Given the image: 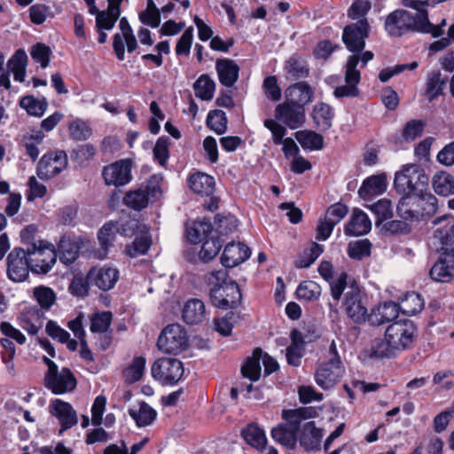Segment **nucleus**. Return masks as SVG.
<instances>
[{
	"label": "nucleus",
	"mask_w": 454,
	"mask_h": 454,
	"mask_svg": "<svg viewBox=\"0 0 454 454\" xmlns=\"http://www.w3.org/2000/svg\"><path fill=\"white\" fill-rule=\"evenodd\" d=\"M372 229V222L368 215L359 208H354L349 221L344 227L347 236H362L367 234Z\"/></svg>",
	"instance_id": "nucleus-29"
},
{
	"label": "nucleus",
	"mask_w": 454,
	"mask_h": 454,
	"mask_svg": "<svg viewBox=\"0 0 454 454\" xmlns=\"http://www.w3.org/2000/svg\"><path fill=\"white\" fill-rule=\"evenodd\" d=\"M370 25L366 19L347 25L342 33V41L346 48L356 53L361 52L365 47V40L369 36Z\"/></svg>",
	"instance_id": "nucleus-12"
},
{
	"label": "nucleus",
	"mask_w": 454,
	"mask_h": 454,
	"mask_svg": "<svg viewBox=\"0 0 454 454\" xmlns=\"http://www.w3.org/2000/svg\"><path fill=\"white\" fill-rule=\"evenodd\" d=\"M189 345L185 329L179 324H171L160 333L157 346L160 350L168 354H179Z\"/></svg>",
	"instance_id": "nucleus-9"
},
{
	"label": "nucleus",
	"mask_w": 454,
	"mask_h": 454,
	"mask_svg": "<svg viewBox=\"0 0 454 454\" xmlns=\"http://www.w3.org/2000/svg\"><path fill=\"white\" fill-rule=\"evenodd\" d=\"M96 153V148L91 144L77 145L71 153V159L80 166L91 160Z\"/></svg>",
	"instance_id": "nucleus-58"
},
{
	"label": "nucleus",
	"mask_w": 454,
	"mask_h": 454,
	"mask_svg": "<svg viewBox=\"0 0 454 454\" xmlns=\"http://www.w3.org/2000/svg\"><path fill=\"white\" fill-rule=\"evenodd\" d=\"M334 112L332 106L325 103L317 104L312 112V118L320 131H327L333 125Z\"/></svg>",
	"instance_id": "nucleus-38"
},
{
	"label": "nucleus",
	"mask_w": 454,
	"mask_h": 454,
	"mask_svg": "<svg viewBox=\"0 0 454 454\" xmlns=\"http://www.w3.org/2000/svg\"><path fill=\"white\" fill-rule=\"evenodd\" d=\"M240 434L251 447L261 451L266 449L267 438L265 433L256 423L248 424L241 430Z\"/></svg>",
	"instance_id": "nucleus-36"
},
{
	"label": "nucleus",
	"mask_w": 454,
	"mask_h": 454,
	"mask_svg": "<svg viewBox=\"0 0 454 454\" xmlns=\"http://www.w3.org/2000/svg\"><path fill=\"white\" fill-rule=\"evenodd\" d=\"M187 238L191 243L202 242L199 258L203 262H209L219 253L223 240L217 234L213 233V226L209 220L196 221L187 231Z\"/></svg>",
	"instance_id": "nucleus-5"
},
{
	"label": "nucleus",
	"mask_w": 454,
	"mask_h": 454,
	"mask_svg": "<svg viewBox=\"0 0 454 454\" xmlns=\"http://www.w3.org/2000/svg\"><path fill=\"white\" fill-rule=\"evenodd\" d=\"M227 116L223 110H212L207 114V125L216 134L222 135L227 130Z\"/></svg>",
	"instance_id": "nucleus-48"
},
{
	"label": "nucleus",
	"mask_w": 454,
	"mask_h": 454,
	"mask_svg": "<svg viewBox=\"0 0 454 454\" xmlns=\"http://www.w3.org/2000/svg\"><path fill=\"white\" fill-rule=\"evenodd\" d=\"M369 208L376 215V225L381 224L384 221L393 216L392 204L389 200L382 199L371 205Z\"/></svg>",
	"instance_id": "nucleus-52"
},
{
	"label": "nucleus",
	"mask_w": 454,
	"mask_h": 454,
	"mask_svg": "<svg viewBox=\"0 0 454 454\" xmlns=\"http://www.w3.org/2000/svg\"><path fill=\"white\" fill-rule=\"evenodd\" d=\"M33 295L43 309L48 310L55 303L57 296L53 289L45 286L34 288Z\"/></svg>",
	"instance_id": "nucleus-47"
},
{
	"label": "nucleus",
	"mask_w": 454,
	"mask_h": 454,
	"mask_svg": "<svg viewBox=\"0 0 454 454\" xmlns=\"http://www.w3.org/2000/svg\"><path fill=\"white\" fill-rule=\"evenodd\" d=\"M371 247L372 243L367 239L350 242L348 247V254L352 259L361 260L370 255Z\"/></svg>",
	"instance_id": "nucleus-57"
},
{
	"label": "nucleus",
	"mask_w": 454,
	"mask_h": 454,
	"mask_svg": "<svg viewBox=\"0 0 454 454\" xmlns=\"http://www.w3.org/2000/svg\"><path fill=\"white\" fill-rule=\"evenodd\" d=\"M341 360L331 357L326 363H323L315 373L316 383L323 389L328 390L336 385L343 375Z\"/></svg>",
	"instance_id": "nucleus-19"
},
{
	"label": "nucleus",
	"mask_w": 454,
	"mask_h": 454,
	"mask_svg": "<svg viewBox=\"0 0 454 454\" xmlns=\"http://www.w3.org/2000/svg\"><path fill=\"white\" fill-rule=\"evenodd\" d=\"M429 275L434 281L450 282L454 277V257L440 254V257L431 268Z\"/></svg>",
	"instance_id": "nucleus-32"
},
{
	"label": "nucleus",
	"mask_w": 454,
	"mask_h": 454,
	"mask_svg": "<svg viewBox=\"0 0 454 454\" xmlns=\"http://www.w3.org/2000/svg\"><path fill=\"white\" fill-rule=\"evenodd\" d=\"M286 100L304 108L313 101L314 90L307 82H298L286 89Z\"/></svg>",
	"instance_id": "nucleus-27"
},
{
	"label": "nucleus",
	"mask_w": 454,
	"mask_h": 454,
	"mask_svg": "<svg viewBox=\"0 0 454 454\" xmlns=\"http://www.w3.org/2000/svg\"><path fill=\"white\" fill-rule=\"evenodd\" d=\"M30 54L32 59L35 62L40 63L43 68H45L49 66L50 57L51 55V50L49 46L43 43H37L32 46Z\"/></svg>",
	"instance_id": "nucleus-62"
},
{
	"label": "nucleus",
	"mask_w": 454,
	"mask_h": 454,
	"mask_svg": "<svg viewBox=\"0 0 454 454\" xmlns=\"http://www.w3.org/2000/svg\"><path fill=\"white\" fill-rule=\"evenodd\" d=\"M20 106L25 109L27 114L41 117L48 108V102L45 98L40 99L28 95L21 98Z\"/></svg>",
	"instance_id": "nucleus-44"
},
{
	"label": "nucleus",
	"mask_w": 454,
	"mask_h": 454,
	"mask_svg": "<svg viewBox=\"0 0 454 454\" xmlns=\"http://www.w3.org/2000/svg\"><path fill=\"white\" fill-rule=\"evenodd\" d=\"M90 280L88 278V273L85 278L74 276L68 286L69 293L76 297H85L89 294Z\"/></svg>",
	"instance_id": "nucleus-59"
},
{
	"label": "nucleus",
	"mask_w": 454,
	"mask_h": 454,
	"mask_svg": "<svg viewBox=\"0 0 454 454\" xmlns=\"http://www.w3.org/2000/svg\"><path fill=\"white\" fill-rule=\"evenodd\" d=\"M146 360L144 356L135 357L129 366L124 371L126 380L134 383L140 380L145 373Z\"/></svg>",
	"instance_id": "nucleus-53"
},
{
	"label": "nucleus",
	"mask_w": 454,
	"mask_h": 454,
	"mask_svg": "<svg viewBox=\"0 0 454 454\" xmlns=\"http://www.w3.org/2000/svg\"><path fill=\"white\" fill-rule=\"evenodd\" d=\"M68 164L64 151L50 152L43 155L36 167V175L41 180H50L60 174Z\"/></svg>",
	"instance_id": "nucleus-14"
},
{
	"label": "nucleus",
	"mask_w": 454,
	"mask_h": 454,
	"mask_svg": "<svg viewBox=\"0 0 454 454\" xmlns=\"http://www.w3.org/2000/svg\"><path fill=\"white\" fill-rule=\"evenodd\" d=\"M316 414L317 411L312 407L283 410L282 419L286 423H281L271 429L272 439L288 450H294L301 421L314 418Z\"/></svg>",
	"instance_id": "nucleus-3"
},
{
	"label": "nucleus",
	"mask_w": 454,
	"mask_h": 454,
	"mask_svg": "<svg viewBox=\"0 0 454 454\" xmlns=\"http://www.w3.org/2000/svg\"><path fill=\"white\" fill-rule=\"evenodd\" d=\"M447 82L448 77H442V74L439 70L428 74L425 84L424 95L429 102H433L443 93Z\"/></svg>",
	"instance_id": "nucleus-37"
},
{
	"label": "nucleus",
	"mask_w": 454,
	"mask_h": 454,
	"mask_svg": "<svg viewBox=\"0 0 454 454\" xmlns=\"http://www.w3.org/2000/svg\"><path fill=\"white\" fill-rule=\"evenodd\" d=\"M401 312L399 304L394 301H386L372 309L369 316L368 322L374 326L395 320Z\"/></svg>",
	"instance_id": "nucleus-28"
},
{
	"label": "nucleus",
	"mask_w": 454,
	"mask_h": 454,
	"mask_svg": "<svg viewBox=\"0 0 454 454\" xmlns=\"http://www.w3.org/2000/svg\"><path fill=\"white\" fill-rule=\"evenodd\" d=\"M121 15V8L116 4H108L106 11L98 13L96 27L98 30H111Z\"/></svg>",
	"instance_id": "nucleus-42"
},
{
	"label": "nucleus",
	"mask_w": 454,
	"mask_h": 454,
	"mask_svg": "<svg viewBox=\"0 0 454 454\" xmlns=\"http://www.w3.org/2000/svg\"><path fill=\"white\" fill-rule=\"evenodd\" d=\"M27 254L30 262V270L35 274L48 273L57 261V253L54 249L37 247L35 243L30 244L27 248Z\"/></svg>",
	"instance_id": "nucleus-13"
},
{
	"label": "nucleus",
	"mask_w": 454,
	"mask_h": 454,
	"mask_svg": "<svg viewBox=\"0 0 454 454\" xmlns=\"http://www.w3.org/2000/svg\"><path fill=\"white\" fill-rule=\"evenodd\" d=\"M162 176L153 175L147 181L145 188H139L135 191H129L123 198V203L137 211L145 208L149 201H155L160 199L162 192L160 182Z\"/></svg>",
	"instance_id": "nucleus-8"
},
{
	"label": "nucleus",
	"mask_w": 454,
	"mask_h": 454,
	"mask_svg": "<svg viewBox=\"0 0 454 454\" xmlns=\"http://www.w3.org/2000/svg\"><path fill=\"white\" fill-rule=\"evenodd\" d=\"M152 245L151 239L147 236L137 237L132 245L127 247V253L130 257L145 254Z\"/></svg>",
	"instance_id": "nucleus-63"
},
{
	"label": "nucleus",
	"mask_w": 454,
	"mask_h": 454,
	"mask_svg": "<svg viewBox=\"0 0 454 454\" xmlns=\"http://www.w3.org/2000/svg\"><path fill=\"white\" fill-rule=\"evenodd\" d=\"M50 412L58 419L61 426L59 434L70 429L78 422L77 414L73 406L60 399H55L51 403Z\"/></svg>",
	"instance_id": "nucleus-22"
},
{
	"label": "nucleus",
	"mask_w": 454,
	"mask_h": 454,
	"mask_svg": "<svg viewBox=\"0 0 454 454\" xmlns=\"http://www.w3.org/2000/svg\"><path fill=\"white\" fill-rule=\"evenodd\" d=\"M295 137L304 149L318 151L324 147L323 136L315 131L300 130L295 133Z\"/></svg>",
	"instance_id": "nucleus-43"
},
{
	"label": "nucleus",
	"mask_w": 454,
	"mask_h": 454,
	"mask_svg": "<svg viewBox=\"0 0 454 454\" xmlns=\"http://www.w3.org/2000/svg\"><path fill=\"white\" fill-rule=\"evenodd\" d=\"M88 278L92 286L102 291H109L114 287L119 279V270L111 266L92 267L88 271Z\"/></svg>",
	"instance_id": "nucleus-21"
},
{
	"label": "nucleus",
	"mask_w": 454,
	"mask_h": 454,
	"mask_svg": "<svg viewBox=\"0 0 454 454\" xmlns=\"http://www.w3.org/2000/svg\"><path fill=\"white\" fill-rule=\"evenodd\" d=\"M125 230L121 228L119 222L109 221L106 223L98 232V239L100 247L97 251L98 259H105L108 254L109 247L114 245L117 233Z\"/></svg>",
	"instance_id": "nucleus-26"
},
{
	"label": "nucleus",
	"mask_w": 454,
	"mask_h": 454,
	"mask_svg": "<svg viewBox=\"0 0 454 454\" xmlns=\"http://www.w3.org/2000/svg\"><path fill=\"white\" fill-rule=\"evenodd\" d=\"M445 224L434 231V239L438 243L437 251L441 254L454 257V223L450 215H442L434 220V224Z\"/></svg>",
	"instance_id": "nucleus-18"
},
{
	"label": "nucleus",
	"mask_w": 454,
	"mask_h": 454,
	"mask_svg": "<svg viewBox=\"0 0 454 454\" xmlns=\"http://www.w3.org/2000/svg\"><path fill=\"white\" fill-rule=\"evenodd\" d=\"M295 294L299 300L316 301L321 294V287L314 281H303L298 286Z\"/></svg>",
	"instance_id": "nucleus-49"
},
{
	"label": "nucleus",
	"mask_w": 454,
	"mask_h": 454,
	"mask_svg": "<svg viewBox=\"0 0 454 454\" xmlns=\"http://www.w3.org/2000/svg\"><path fill=\"white\" fill-rule=\"evenodd\" d=\"M275 117L291 129H295L305 121V109L286 100L276 107Z\"/></svg>",
	"instance_id": "nucleus-20"
},
{
	"label": "nucleus",
	"mask_w": 454,
	"mask_h": 454,
	"mask_svg": "<svg viewBox=\"0 0 454 454\" xmlns=\"http://www.w3.org/2000/svg\"><path fill=\"white\" fill-rule=\"evenodd\" d=\"M130 164L127 160L116 161L103 169V177L108 185L121 186L131 180Z\"/></svg>",
	"instance_id": "nucleus-23"
},
{
	"label": "nucleus",
	"mask_w": 454,
	"mask_h": 454,
	"mask_svg": "<svg viewBox=\"0 0 454 454\" xmlns=\"http://www.w3.org/2000/svg\"><path fill=\"white\" fill-rule=\"evenodd\" d=\"M215 230H213V233L219 237L226 236L237 229L238 220L233 215L224 216L218 214L215 216Z\"/></svg>",
	"instance_id": "nucleus-50"
},
{
	"label": "nucleus",
	"mask_w": 454,
	"mask_h": 454,
	"mask_svg": "<svg viewBox=\"0 0 454 454\" xmlns=\"http://www.w3.org/2000/svg\"><path fill=\"white\" fill-rule=\"evenodd\" d=\"M429 178L425 170L418 164L403 166L395 173L394 186L403 197L419 194L427 192Z\"/></svg>",
	"instance_id": "nucleus-6"
},
{
	"label": "nucleus",
	"mask_w": 454,
	"mask_h": 454,
	"mask_svg": "<svg viewBox=\"0 0 454 454\" xmlns=\"http://www.w3.org/2000/svg\"><path fill=\"white\" fill-rule=\"evenodd\" d=\"M262 356V349L256 348L251 356L247 357L241 366V374L251 381H257L261 377L260 361Z\"/></svg>",
	"instance_id": "nucleus-39"
},
{
	"label": "nucleus",
	"mask_w": 454,
	"mask_h": 454,
	"mask_svg": "<svg viewBox=\"0 0 454 454\" xmlns=\"http://www.w3.org/2000/svg\"><path fill=\"white\" fill-rule=\"evenodd\" d=\"M367 298L357 286L352 285L345 294L343 302L344 310L348 318L355 324L361 325L369 320L370 314L367 309Z\"/></svg>",
	"instance_id": "nucleus-11"
},
{
	"label": "nucleus",
	"mask_w": 454,
	"mask_h": 454,
	"mask_svg": "<svg viewBox=\"0 0 454 454\" xmlns=\"http://www.w3.org/2000/svg\"><path fill=\"white\" fill-rule=\"evenodd\" d=\"M427 27H429V19L426 10L411 12L397 9L390 12L384 22L385 31L391 37H401L407 33L427 32Z\"/></svg>",
	"instance_id": "nucleus-2"
},
{
	"label": "nucleus",
	"mask_w": 454,
	"mask_h": 454,
	"mask_svg": "<svg viewBox=\"0 0 454 454\" xmlns=\"http://www.w3.org/2000/svg\"><path fill=\"white\" fill-rule=\"evenodd\" d=\"M395 349L392 348V346L389 344V340H387L385 338L376 339L372 344V356L377 358H384L395 356Z\"/></svg>",
	"instance_id": "nucleus-60"
},
{
	"label": "nucleus",
	"mask_w": 454,
	"mask_h": 454,
	"mask_svg": "<svg viewBox=\"0 0 454 454\" xmlns=\"http://www.w3.org/2000/svg\"><path fill=\"white\" fill-rule=\"evenodd\" d=\"M188 184L194 193L200 196H210L215 191V184L213 176L202 172H197L189 177Z\"/></svg>",
	"instance_id": "nucleus-35"
},
{
	"label": "nucleus",
	"mask_w": 454,
	"mask_h": 454,
	"mask_svg": "<svg viewBox=\"0 0 454 454\" xmlns=\"http://www.w3.org/2000/svg\"><path fill=\"white\" fill-rule=\"evenodd\" d=\"M204 302L200 299L188 300L183 309L182 317L187 325H199L207 318Z\"/></svg>",
	"instance_id": "nucleus-33"
},
{
	"label": "nucleus",
	"mask_w": 454,
	"mask_h": 454,
	"mask_svg": "<svg viewBox=\"0 0 454 454\" xmlns=\"http://www.w3.org/2000/svg\"><path fill=\"white\" fill-rule=\"evenodd\" d=\"M80 244L70 236H61L57 248V257L66 266L73 264L79 256Z\"/></svg>",
	"instance_id": "nucleus-31"
},
{
	"label": "nucleus",
	"mask_w": 454,
	"mask_h": 454,
	"mask_svg": "<svg viewBox=\"0 0 454 454\" xmlns=\"http://www.w3.org/2000/svg\"><path fill=\"white\" fill-rule=\"evenodd\" d=\"M251 251L240 242L228 243L222 254L221 262L225 268H234L249 258Z\"/></svg>",
	"instance_id": "nucleus-25"
},
{
	"label": "nucleus",
	"mask_w": 454,
	"mask_h": 454,
	"mask_svg": "<svg viewBox=\"0 0 454 454\" xmlns=\"http://www.w3.org/2000/svg\"><path fill=\"white\" fill-rule=\"evenodd\" d=\"M359 63L358 55H350L346 63L345 82L346 85L338 86L333 91L335 98H355L358 97L360 90L357 84L360 82V71L356 69Z\"/></svg>",
	"instance_id": "nucleus-16"
},
{
	"label": "nucleus",
	"mask_w": 454,
	"mask_h": 454,
	"mask_svg": "<svg viewBox=\"0 0 454 454\" xmlns=\"http://www.w3.org/2000/svg\"><path fill=\"white\" fill-rule=\"evenodd\" d=\"M184 372L183 363L173 357H160L152 365L151 373L161 385H175Z\"/></svg>",
	"instance_id": "nucleus-10"
},
{
	"label": "nucleus",
	"mask_w": 454,
	"mask_h": 454,
	"mask_svg": "<svg viewBox=\"0 0 454 454\" xmlns=\"http://www.w3.org/2000/svg\"><path fill=\"white\" fill-rule=\"evenodd\" d=\"M324 252V247L316 242L304 250L301 257L295 262V267L298 269L309 268Z\"/></svg>",
	"instance_id": "nucleus-51"
},
{
	"label": "nucleus",
	"mask_w": 454,
	"mask_h": 454,
	"mask_svg": "<svg viewBox=\"0 0 454 454\" xmlns=\"http://www.w3.org/2000/svg\"><path fill=\"white\" fill-rule=\"evenodd\" d=\"M438 209V200L430 192L402 197L397 205L398 215L407 221H420L434 215Z\"/></svg>",
	"instance_id": "nucleus-4"
},
{
	"label": "nucleus",
	"mask_w": 454,
	"mask_h": 454,
	"mask_svg": "<svg viewBox=\"0 0 454 454\" xmlns=\"http://www.w3.org/2000/svg\"><path fill=\"white\" fill-rule=\"evenodd\" d=\"M220 83L225 87H231L239 79V67L230 59H218L215 62Z\"/></svg>",
	"instance_id": "nucleus-30"
},
{
	"label": "nucleus",
	"mask_w": 454,
	"mask_h": 454,
	"mask_svg": "<svg viewBox=\"0 0 454 454\" xmlns=\"http://www.w3.org/2000/svg\"><path fill=\"white\" fill-rule=\"evenodd\" d=\"M287 73L295 80L307 77L309 74L308 64L300 59L291 57L286 64Z\"/></svg>",
	"instance_id": "nucleus-55"
},
{
	"label": "nucleus",
	"mask_w": 454,
	"mask_h": 454,
	"mask_svg": "<svg viewBox=\"0 0 454 454\" xmlns=\"http://www.w3.org/2000/svg\"><path fill=\"white\" fill-rule=\"evenodd\" d=\"M169 138L166 136L160 137L153 147V158L161 167H165L169 158Z\"/></svg>",
	"instance_id": "nucleus-56"
},
{
	"label": "nucleus",
	"mask_w": 454,
	"mask_h": 454,
	"mask_svg": "<svg viewBox=\"0 0 454 454\" xmlns=\"http://www.w3.org/2000/svg\"><path fill=\"white\" fill-rule=\"evenodd\" d=\"M27 257V250L21 247H15L9 253L6 274L11 281L20 283L28 278L31 270Z\"/></svg>",
	"instance_id": "nucleus-15"
},
{
	"label": "nucleus",
	"mask_w": 454,
	"mask_h": 454,
	"mask_svg": "<svg viewBox=\"0 0 454 454\" xmlns=\"http://www.w3.org/2000/svg\"><path fill=\"white\" fill-rule=\"evenodd\" d=\"M399 304L403 314L412 316L419 313L424 308L423 298L415 292L408 293Z\"/></svg>",
	"instance_id": "nucleus-46"
},
{
	"label": "nucleus",
	"mask_w": 454,
	"mask_h": 454,
	"mask_svg": "<svg viewBox=\"0 0 454 454\" xmlns=\"http://www.w3.org/2000/svg\"><path fill=\"white\" fill-rule=\"evenodd\" d=\"M425 123L421 120L408 121L403 130V137L405 141H413L422 135Z\"/></svg>",
	"instance_id": "nucleus-64"
},
{
	"label": "nucleus",
	"mask_w": 454,
	"mask_h": 454,
	"mask_svg": "<svg viewBox=\"0 0 454 454\" xmlns=\"http://www.w3.org/2000/svg\"><path fill=\"white\" fill-rule=\"evenodd\" d=\"M432 185L436 194L448 197L454 194V176L446 171L434 174Z\"/></svg>",
	"instance_id": "nucleus-41"
},
{
	"label": "nucleus",
	"mask_w": 454,
	"mask_h": 454,
	"mask_svg": "<svg viewBox=\"0 0 454 454\" xmlns=\"http://www.w3.org/2000/svg\"><path fill=\"white\" fill-rule=\"evenodd\" d=\"M128 412L138 427L151 425L157 417L156 411L144 401L140 403L138 410L131 408Z\"/></svg>",
	"instance_id": "nucleus-40"
},
{
	"label": "nucleus",
	"mask_w": 454,
	"mask_h": 454,
	"mask_svg": "<svg viewBox=\"0 0 454 454\" xmlns=\"http://www.w3.org/2000/svg\"><path fill=\"white\" fill-rule=\"evenodd\" d=\"M193 90L195 96L202 100H211L215 90V82L208 74H201L194 82Z\"/></svg>",
	"instance_id": "nucleus-45"
},
{
	"label": "nucleus",
	"mask_w": 454,
	"mask_h": 454,
	"mask_svg": "<svg viewBox=\"0 0 454 454\" xmlns=\"http://www.w3.org/2000/svg\"><path fill=\"white\" fill-rule=\"evenodd\" d=\"M323 436V430L314 421H309L299 427L297 442L306 451L318 450Z\"/></svg>",
	"instance_id": "nucleus-24"
},
{
	"label": "nucleus",
	"mask_w": 454,
	"mask_h": 454,
	"mask_svg": "<svg viewBox=\"0 0 454 454\" xmlns=\"http://www.w3.org/2000/svg\"><path fill=\"white\" fill-rule=\"evenodd\" d=\"M76 386V378L67 367H63L60 371L58 369L50 375H44V387L54 395L72 392Z\"/></svg>",
	"instance_id": "nucleus-17"
},
{
	"label": "nucleus",
	"mask_w": 454,
	"mask_h": 454,
	"mask_svg": "<svg viewBox=\"0 0 454 454\" xmlns=\"http://www.w3.org/2000/svg\"><path fill=\"white\" fill-rule=\"evenodd\" d=\"M68 129L70 137L76 141L87 140L92 134L90 125L81 119L71 121Z\"/></svg>",
	"instance_id": "nucleus-54"
},
{
	"label": "nucleus",
	"mask_w": 454,
	"mask_h": 454,
	"mask_svg": "<svg viewBox=\"0 0 454 454\" xmlns=\"http://www.w3.org/2000/svg\"><path fill=\"white\" fill-rule=\"evenodd\" d=\"M211 286L209 297L212 304L222 309H234L241 303V292L234 280L229 279L226 270L212 271L206 276Z\"/></svg>",
	"instance_id": "nucleus-1"
},
{
	"label": "nucleus",
	"mask_w": 454,
	"mask_h": 454,
	"mask_svg": "<svg viewBox=\"0 0 454 454\" xmlns=\"http://www.w3.org/2000/svg\"><path fill=\"white\" fill-rule=\"evenodd\" d=\"M113 315L110 311H104L95 314L91 318L90 332L92 333H106L112 323Z\"/></svg>",
	"instance_id": "nucleus-61"
},
{
	"label": "nucleus",
	"mask_w": 454,
	"mask_h": 454,
	"mask_svg": "<svg viewBox=\"0 0 454 454\" xmlns=\"http://www.w3.org/2000/svg\"><path fill=\"white\" fill-rule=\"evenodd\" d=\"M386 190V176L384 175H373L364 180L358 190V195L363 200H369L384 193Z\"/></svg>",
	"instance_id": "nucleus-34"
},
{
	"label": "nucleus",
	"mask_w": 454,
	"mask_h": 454,
	"mask_svg": "<svg viewBox=\"0 0 454 454\" xmlns=\"http://www.w3.org/2000/svg\"><path fill=\"white\" fill-rule=\"evenodd\" d=\"M384 337L389 340L392 348L402 352L413 345L418 337V328L410 319L395 321L386 328Z\"/></svg>",
	"instance_id": "nucleus-7"
}]
</instances>
